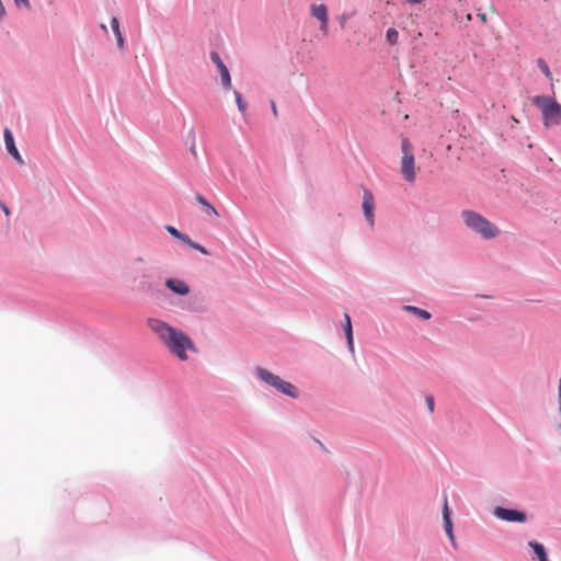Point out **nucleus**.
<instances>
[{
    "instance_id": "nucleus-10",
    "label": "nucleus",
    "mask_w": 561,
    "mask_h": 561,
    "mask_svg": "<svg viewBox=\"0 0 561 561\" xmlns=\"http://www.w3.org/2000/svg\"><path fill=\"white\" fill-rule=\"evenodd\" d=\"M165 285L173 293L181 296H185L190 293V287L187 286V284L178 278H168Z\"/></svg>"
},
{
    "instance_id": "nucleus-25",
    "label": "nucleus",
    "mask_w": 561,
    "mask_h": 561,
    "mask_svg": "<svg viewBox=\"0 0 561 561\" xmlns=\"http://www.w3.org/2000/svg\"><path fill=\"white\" fill-rule=\"evenodd\" d=\"M115 36H116V39H117V46L119 49H123L124 48V37L121 33V31H118V33H115Z\"/></svg>"
},
{
    "instance_id": "nucleus-21",
    "label": "nucleus",
    "mask_w": 561,
    "mask_h": 561,
    "mask_svg": "<svg viewBox=\"0 0 561 561\" xmlns=\"http://www.w3.org/2000/svg\"><path fill=\"white\" fill-rule=\"evenodd\" d=\"M167 231L173 236L174 238H176L178 240L180 239V237L182 236V232H180L176 228L172 227V226H167L165 227Z\"/></svg>"
},
{
    "instance_id": "nucleus-24",
    "label": "nucleus",
    "mask_w": 561,
    "mask_h": 561,
    "mask_svg": "<svg viewBox=\"0 0 561 561\" xmlns=\"http://www.w3.org/2000/svg\"><path fill=\"white\" fill-rule=\"evenodd\" d=\"M111 26H112V28H113L114 33H118V31H121V30H119V22H118V19H117V18H115V16H114V18H112V20H111Z\"/></svg>"
},
{
    "instance_id": "nucleus-9",
    "label": "nucleus",
    "mask_w": 561,
    "mask_h": 561,
    "mask_svg": "<svg viewBox=\"0 0 561 561\" xmlns=\"http://www.w3.org/2000/svg\"><path fill=\"white\" fill-rule=\"evenodd\" d=\"M210 59L213 60V62L217 66V68L219 70L221 83H222L224 88L230 89L231 88V77H230L228 68L221 60L219 54L216 51H211Z\"/></svg>"
},
{
    "instance_id": "nucleus-18",
    "label": "nucleus",
    "mask_w": 561,
    "mask_h": 561,
    "mask_svg": "<svg viewBox=\"0 0 561 561\" xmlns=\"http://www.w3.org/2000/svg\"><path fill=\"white\" fill-rule=\"evenodd\" d=\"M233 94L236 96V103H237L239 111L241 113H244L248 107L247 102L242 99L241 94L237 90H233Z\"/></svg>"
},
{
    "instance_id": "nucleus-15",
    "label": "nucleus",
    "mask_w": 561,
    "mask_h": 561,
    "mask_svg": "<svg viewBox=\"0 0 561 561\" xmlns=\"http://www.w3.org/2000/svg\"><path fill=\"white\" fill-rule=\"evenodd\" d=\"M404 309L408 311V312H411L413 314H415L416 317L421 318L422 320H428L431 319V313L424 309H421L419 307H415V306H404Z\"/></svg>"
},
{
    "instance_id": "nucleus-17",
    "label": "nucleus",
    "mask_w": 561,
    "mask_h": 561,
    "mask_svg": "<svg viewBox=\"0 0 561 561\" xmlns=\"http://www.w3.org/2000/svg\"><path fill=\"white\" fill-rule=\"evenodd\" d=\"M151 288H152V286H151L149 276L144 275L142 278L140 279L138 286H137V290H139V291H149V290H151Z\"/></svg>"
},
{
    "instance_id": "nucleus-1",
    "label": "nucleus",
    "mask_w": 561,
    "mask_h": 561,
    "mask_svg": "<svg viewBox=\"0 0 561 561\" xmlns=\"http://www.w3.org/2000/svg\"><path fill=\"white\" fill-rule=\"evenodd\" d=\"M148 327L181 360L187 359V350L197 352L192 340L183 331L171 327L167 322L160 319H149Z\"/></svg>"
},
{
    "instance_id": "nucleus-19",
    "label": "nucleus",
    "mask_w": 561,
    "mask_h": 561,
    "mask_svg": "<svg viewBox=\"0 0 561 561\" xmlns=\"http://www.w3.org/2000/svg\"><path fill=\"white\" fill-rule=\"evenodd\" d=\"M386 37L390 44H396L399 37V33L396 28L390 27L387 30Z\"/></svg>"
},
{
    "instance_id": "nucleus-22",
    "label": "nucleus",
    "mask_w": 561,
    "mask_h": 561,
    "mask_svg": "<svg viewBox=\"0 0 561 561\" xmlns=\"http://www.w3.org/2000/svg\"><path fill=\"white\" fill-rule=\"evenodd\" d=\"M181 242H183L184 244L188 245L190 248H193L194 245V241L185 233H182V236L180 237L179 239Z\"/></svg>"
},
{
    "instance_id": "nucleus-6",
    "label": "nucleus",
    "mask_w": 561,
    "mask_h": 561,
    "mask_svg": "<svg viewBox=\"0 0 561 561\" xmlns=\"http://www.w3.org/2000/svg\"><path fill=\"white\" fill-rule=\"evenodd\" d=\"M310 14L320 23V31L323 35L329 33V11L325 4H311Z\"/></svg>"
},
{
    "instance_id": "nucleus-14",
    "label": "nucleus",
    "mask_w": 561,
    "mask_h": 561,
    "mask_svg": "<svg viewBox=\"0 0 561 561\" xmlns=\"http://www.w3.org/2000/svg\"><path fill=\"white\" fill-rule=\"evenodd\" d=\"M196 201L198 202V204H201L203 207H205L207 216H215V217L219 216L216 208L209 202H207V199L204 196H202L199 194L196 195Z\"/></svg>"
},
{
    "instance_id": "nucleus-28",
    "label": "nucleus",
    "mask_w": 561,
    "mask_h": 561,
    "mask_svg": "<svg viewBox=\"0 0 561 561\" xmlns=\"http://www.w3.org/2000/svg\"><path fill=\"white\" fill-rule=\"evenodd\" d=\"M271 107H272V111H273V115L275 117H277L278 116V112H277V107H276V104H275L274 101H271Z\"/></svg>"
},
{
    "instance_id": "nucleus-4",
    "label": "nucleus",
    "mask_w": 561,
    "mask_h": 561,
    "mask_svg": "<svg viewBox=\"0 0 561 561\" xmlns=\"http://www.w3.org/2000/svg\"><path fill=\"white\" fill-rule=\"evenodd\" d=\"M256 375L262 381L272 386L277 391L291 398L298 397V391L296 387L293 383L283 380L279 376H276L261 367L256 368Z\"/></svg>"
},
{
    "instance_id": "nucleus-7",
    "label": "nucleus",
    "mask_w": 561,
    "mask_h": 561,
    "mask_svg": "<svg viewBox=\"0 0 561 561\" xmlns=\"http://www.w3.org/2000/svg\"><path fill=\"white\" fill-rule=\"evenodd\" d=\"M493 514L505 522L511 523H524L526 522V514L516 510H508L501 506H496Z\"/></svg>"
},
{
    "instance_id": "nucleus-11",
    "label": "nucleus",
    "mask_w": 561,
    "mask_h": 561,
    "mask_svg": "<svg viewBox=\"0 0 561 561\" xmlns=\"http://www.w3.org/2000/svg\"><path fill=\"white\" fill-rule=\"evenodd\" d=\"M443 519H444L445 531H446L447 536L449 537L450 541L453 542V545H455V537H454V533H453V523L450 519L447 496H445V499H444Z\"/></svg>"
},
{
    "instance_id": "nucleus-20",
    "label": "nucleus",
    "mask_w": 561,
    "mask_h": 561,
    "mask_svg": "<svg viewBox=\"0 0 561 561\" xmlns=\"http://www.w3.org/2000/svg\"><path fill=\"white\" fill-rule=\"evenodd\" d=\"M537 64H538V67L540 68V70L545 73V76L549 80H552V73H551L547 62L543 59H538Z\"/></svg>"
},
{
    "instance_id": "nucleus-8",
    "label": "nucleus",
    "mask_w": 561,
    "mask_h": 561,
    "mask_svg": "<svg viewBox=\"0 0 561 561\" xmlns=\"http://www.w3.org/2000/svg\"><path fill=\"white\" fill-rule=\"evenodd\" d=\"M362 207H363L364 216H365L367 222L370 225V227H374V225H375V215H374L375 198H374L373 193L369 190H364Z\"/></svg>"
},
{
    "instance_id": "nucleus-23",
    "label": "nucleus",
    "mask_w": 561,
    "mask_h": 561,
    "mask_svg": "<svg viewBox=\"0 0 561 561\" xmlns=\"http://www.w3.org/2000/svg\"><path fill=\"white\" fill-rule=\"evenodd\" d=\"M13 1L18 8H24V9L31 8L30 0H13Z\"/></svg>"
},
{
    "instance_id": "nucleus-29",
    "label": "nucleus",
    "mask_w": 561,
    "mask_h": 561,
    "mask_svg": "<svg viewBox=\"0 0 561 561\" xmlns=\"http://www.w3.org/2000/svg\"><path fill=\"white\" fill-rule=\"evenodd\" d=\"M478 15H479L480 20H481L483 23H486L488 18H486V14H485V13H479Z\"/></svg>"
},
{
    "instance_id": "nucleus-26",
    "label": "nucleus",
    "mask_w": 561,
    "mask_h": 561,
    "mask_svg": "<svg viewBox=\"0 0 561 561\" xmlns=\"http://www.w3.org/2000/svg\"><path fill=\"white\" fill-rule=\"evenodd\" d=\"M192 249L197 250V251H199L201 253H203L205 255L209 254V252L207 251L206 248H204L203 245H201L199 243H196V242L194 243Z\"/></svg>"
},
{
    "instance_id": "nucleus-27",
    "label": "nucleus",
    "mask_w": 561,
    "mask_h": 561,
    "mask_svg": "<svg viewBox=\"0 0 561 561\" xmlns=\"http://www.w3.org/2000/svg\"><path fill=\"white\" fill-rule=\"evenodd\" d=\"M426 403L431 413L434 411V398L432 396L426 397Z\"/></svg>"
},
{
    "instance_id": "nucleus-5",
    "label": "nucleus",
    "mask_w": 561,
    "mask_h": 561,
    "mask_svg": "<svg viewBox=\"0 0 561 561\" xmlns=\"http://www.w3.org/2000/svg\"><path fill=\"white\" fill-rule=\"evenodd\" d=\"M402 159H401V172L404 179L412 183L415 180V160L413 149L410 141L403 138L401 141Z\"/></svg>"
},
{
    "instance_id": "nucleus-3",
    "label": "nucleus",
    "mask_w": 561,
    "mask_h": 561,
    "mask_svg": "<svg viewBox=\"0 0 561 561\" xmlns=\"http://www.w3.org/2000/svg\"><path fill=\"white\" fill-rule=\"evenodd\" d=\"M461 217L467 228L483 239H493L500 233L499 228L479 213L466 209L461 213Z\"/></svg>"
},
{
    "instance_id": "nucleus-30",
    "label": "nucleus",
    "mask_w": 561,
    "mask_h": 561,
    "mask_svg": "<svg viewBox=\"0 0 561 561\" xmlns=\"http://www.w3.org/2000/svg\"><path fill=\"white\" fill-rule=\"evenodd\" d=\"M1 208H2L3 213H4L7 216H9V215H10V210H9V208H8L4 204H1Z\"/></svg>"
},
{
    "instance_id": "nucleus-31",
    "label": "nucleus",
    "mask_w": 561,
    "mask_h": 561,
    "mask_svg": "<svg viewBox=\"0 0 561 561\" xmlns=\"http://www.w3.org/2000/svg\"><path fill=\"white\" fill-rule=\"evenodd\" d=\"M136 261H137V262H142V261H144V259H142V257H137V259H136Z\"/></svg>"
},
{
    "instance_id": "nucleus-2",
    "label": "nucleus",
    "mask_w": 561,
    "mask_h": 561,
    "mask_svg": "<svg viewBox=\"0 0 561 561\" xmlns=\"http://www.w3.org/2000/svg\"><path fill=\"white\" fill-rule=\"evenodd\" d=\"M531 103L541 112V121L545 128L561 125V104L551 96L536 95Z\"/></svg>"
},
{
    "instance_id": "nucleus-13",
    "label": "nucleus",
    "mask_w": 561,
    "mask_h": 561,
    "mask_svg": "<svg viewBox=\"0 0 561 561\" xmlns=\"http://www.w3.org/2000/svg\"><path fill=\"white\" fill-rule=\"evenodd\" d=\"M344 318H345L344 331H345V335L347 339L348 348L352 353H354L353 329H352L351 318L347 313L344 314Z\"/></svg>"
},
{
    "instance_id": "nucleus-16",
    "label": "nucleus",
    "mask_w": 561,
    "mask_h": 561,
    "mask_svg": "<svg viewBox=\"0 0 561 561\" xmlns=\"http://www.w3.org/2000/svg\"><path fill=\"white\" fill-rule=\"evenodd\" d=\"M528 545H529V547L533 548V550L537 554L539 561H545L548 559L545 547L541 543L536 542V541H530Z\"/></svg>"
},
{
    "instance_id": "nucleus-12",
    "label": "nucleus",
    "mask_w": 561,
    "mask_h": 561,
    "mask_svg": "<svg viewBox=\"0 0 561 561\" xmlns=\"http://www.w3.org/2000/svg\"><path fill=\"white\" fill-rule=\"evenodd\" d=\"M4 142H5V147L9 151V153L13 156V158L16 160L18 163L22 164L23 159L20 156V153L14 145V139H13L12 133L8 128L4 130Z\"/></svg>"
}]
</instances>
